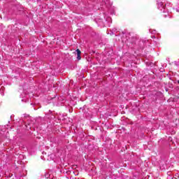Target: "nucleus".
<instances>
[{
	"instance_id": "f257e3e1",
	"label": "nucleus",
	"mask_w": 179,
	"mask_h": 179,
	"mask_svg": "<svg viewBox=\"0 0 179 179\" xmlns=\"http://www.w3.org/2000/svg\"><path fill=\"white\" fill-rule=\"evenodd\" d=\"M76 51L77 52V59H78V61H80V59H82V57H80L82 52L79 49H77Z\"/></svg>"
},
{
	"instance_id": "f03ea898",
	"label": "nucleus",
	"mask_w": 179,
	"mask_h": 179,
	"mask_svg": "<svg viewBox=\"0 0 179 179\" xmlns=\"http://www.w3.org/2000/svg\"><path fill=\"white\" fill-rule=\"evenodd\" d=\"M178 83H179V81H178Z\"/></svg>"
},
{
	"instance_id": "7ed1b4c3",
	"label": "nucleus",
	"mask_w": 179,
	"mask_h": 179,
	"mask_svg": "<svg viewBox=\"0 0 179 179\" xmlns=\"http://www.w3.org/2000/svg\"><path fill=\"white\" fill-rule=\"evenodd\" d=\"M178 83H179V81H178Z\"/></svg>"
}]
</instances>
